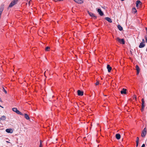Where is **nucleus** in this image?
Returning a JSON list of instances; mask_svg holds the SVG:
<instances>
[{
  "mask_svg": "<svg viewBox=\"0 0 147 147\" xmlns=\"http://www.w3.org/2000/svg\"><path fill=\"white\" fill-rule=\"evenodd\" d=\"M3 91L5 92V94H7V91L5 90V89L3 87Z\"/></svg>",
  "mask_w": 147,
  "mask_h": 147,
  "instance_id": "b1692460",
  "label": "nucleus"
},
{
  "mask_svg": "<svg viewBox=\"0 0 147 147\" xmlns=\"http://www.w3.org/2000/svg\"><path fill=\"white\" fill-rule=\"evenodd\" d=\"M6 131L8 133H12L13 132V130L11 129H6Z\"/></svg>",
  "mask_w": 147,
  "mask_h": 147,
  "instance_id": "9d476101",
  "label": "nucleus"
},
{
  "mask_svg": "<svg viewBox=\"0 0 147 147\" xmlns=\"http://www.w3.org/2000/svg\"><path fill=\"white\" fill-rule=\"evenodd\" d=\"M74 1L78 4H81L83 3V0H74Z\"/></svg>",
  "mask_w": 147,
  "mask_h": 147,
  "instance_id": "0eeeda50",
  "label": "nucleus"
},
{
  "mask_svg": "<svg viewBox=\"0 0 147 147\" xmlns=\"http://www.w3.org/2000/svg\"><path fill=\"white\" fill-rule=\"evenodd\" d=\"M145 107V106H144L143 107V106H142V108L141 109V111L142 112H143L144 110V108Z\"/></svg>",
  "mask_w": 147,
  "mask_h": 147,
  "instance_id": "5701e85b",
  "label": "nucleus"
},
{
  "mask_svg": "<svg viewBox=\"0 0 147 147\" xmlns=\"http://www.w3.org/2000/svg\"><path fill=\"white\" fill-rule=\"evenodd\" d=\"M88 12L90 16L94 17V18L95 19H96L97 16H95L94 15L93 13L91 12H89V11H88Z\"/></svg>",
  "mask_w": 147,
  "mask_h": 147,
  "instance_id": "6e6552de",
  "label": "nucleus"
},
{
  "mask_svg": "<svg viewBox=\"0 0 147 147\" xmlns=\"http://www.w3.org/2000/svg\"><path fill=\"white\" fill-rule=\"evenodd\" d=\"M116 138L117 139H119L120 138L121 136L119 134H117L116 135Z\"/></svg>",
  "mask_w": 147,
  "mask_h": 147,
  "instance_id": "a211bd4d",
  "label": "nucleus"
},
{
  "mask_svg": "<svg viewBox=\"0 0 147 147\" xmlns=\"http://www.w3.org/2000/svg\"><path fill=\"white\" fill-rule=\"evenodd\" d=\"M146 134V128H144L142 130L141 134V136L142 137H144Z\"/></svg>",
  "mask_w": 147,
  "mask_h": 147,
  "instance_id": "20e7f679",
  "label": "nucleus"
},
{
  "mask_svg": "<svg viewBox=\"0 0 147 147\" xmlns=\"http://www.w3.org/2000/svg\"><path fill=\"white\" fill-rule=\"evenodd\" d=\"M20 147H21V146H20Z\"/></svg>",
  "mask_w": 147,
  "mask_h": 147,
  "instance_id": "e433bc0d",
  "label": "nucleus"
},
{
  "mask_svg": "<svg viewBox=\"0 0 147 147\" xmlns=\"http://www.w3.org/2000/svg\"><path fill=\"white\" fill-rule=\"evenodd\" d=\"M42 143H40L39 147H42Z\"/></svg>",
  "mask_w": 147,
  "mask_h": 147,
  "instance_id": "c85d7f7f",
  "label": "nucleus"
},
{
  "mask_svg": "<svg viewBox=\"0 0 147 147\" xmlns=\"http://www.w3.org/2000/svg\"><path fill=\"white\" fill-rule=\"evenodd\" d=\"M126 89L123 88L122 90L121 91V94H126Z\"/></svg>",
  "mask_w": 147,
  "mask_h": 147,
  "instance_id": "1a4fd4ad",
  "label": "nucleus"
},
{
  "mask_svg": "<svg viewBox=\"0 0 147 147\" xmlns=\"http://www.w3.org/2000/svg\"><path fill=\"white\" fill-rule=\"evenodd\" d=\"M105 19L110 23H111L112 22L111 19L109 17H106Z\"/></svg>",
  "mask_w": 147,
  "mask_h": 147,
  "instance_id": "9b49d317",
  "label": "nucleus"
},
{
  "mask_svg": "<svg viewBox=\"0 0 147 147\" xmlns=\"http://www.w3.org/2000/svg\"><path fill=\"white\" fill-rule=\"evenodd\" d=\"M142 106H143V107L144 106H145L144 105V98H142Z\"/></svg>",
  "mask_w": 147,
  "mask_h": 147,
  "instance_id": "aec40b11",
  "label": "nucleus"
},
{
  "mask_svg": "<svg viewBox=\"0 0 147 147\" xmlns=\"http://www.w3.org/2000/svg\"><path fill=\"white\" fill-rule=\"evenodd\" d=\"M116 40L119 42L120 44H124L125 43V41L123 39H120L118 37L116 38Z\"/></svg>",
  "mask_w": 147,
  "mask_h": 147,
  "instance_id": "7ed1b4c3",
  "label": "nucleus"
},
{
  "mask_svg": "<svg viewBox=\"0 0 147 147\" xmlns=\"http://www.w3.org/2000/svg\"><path fill=\"white\" fill-rule=\"evenodd\" d=\"M6 119V117L5 116L3 115L1 116L0 118V121L1 120L3 121Z\"/></svg>",
  "mask_w": 147,
  "mask_h": 147,
  "instance_id": "dca6fc26",
  "label": "nucleus"
},
{
  "mask_svg": "<svg viewBox=\"0 0 147 147\" xmlns=\"http://www.w3.org/2000/svg\"><path fill=\"white\" fill-rule=\"evenodd\" d=\"M142 42H143V43H144V42H145V41H144V39H143L142 40Z\"/></svg>",
  "mask_w": 147,
  "mask_h": 147,
  "instance_id": "7c9ffc66",
  "label": "nucleus"
},
{
  "mask_svg": "<svg viewBox=\"0 0 147 147\" xmlns=\"http://www.w3.org/2000/svg\"><path fill=\"white\" fill-rule=\"evenodd\" d=\"M0 107H2V108H3V107H2V106H1V105H0Z\"/></svg>",
  "mask_w": 147,
  "mask_h": 147,
  "instance_id": "f704fd0d",
  "label": "nucleus"
},
{
  "mask_svg": "<svg viewBox=\"0 0 147 147\" xmlns=\"http://www.w3.org/2000/svg\"><path fill=\"white\" fill-rule=\"evenodd\" d=\"M142 4V3L140 1H137L136 2V7H138L139 4Z\"/></svg>",
  "mask_w": 147,
  "mask_h": 147,
  "instance_id": "2eb2a0df",
  "label": "nucleus"
},
{
  "mask_svg": "<svg viewBox=\"0 0 147 147\" xmlns=\"http://www.w3.org/2000/svg\"><path fill=\"white\" fill-rule=\"evenodd\" d=\"M12 111L16 113L17 114L19 115H23V114L21 112L19 111L18 110L17 108H13L12 109Z\"/></svg>",
  "mask_w": 147,
  "mask_h": 147,
  "instance_id": "f257e3e1",
  "label": "nucleus"
},
{
  "mask_svg": "<svg viewBox=\"0 0 147 147\" xmlns=\"http://www.w3.org/2000/svg\"><path fill=\"white\" fill-rule=\"evenodd\" d=\"M136 142V147H137L138 146V142H138V141L137 142Z\"/></svg>",
  "mask_w": 147,
  "mask_h": 147,
  "instance_id": "cd10ccee",
  "label": "nucleus"
},
{
  "mask_svg": "<svg viewBox=\"0 0 147 147\" xmlns=\"http://www.w3.org/2000/svg\"><path fill=\"white\" fill-rule=\"evenodd\" d=\"M132 11L134 13H135L137 12V11L135 8L134 7L133 8Z\"/></svg>",
  "mask_w": 147,
  "mask_h": 147,
  "instance_id": "412c9836",
  "label": "nucleus"
},
{
  "mask_svg": "<svg viewBox=\"0 0 147 147\" xmlns=\"http://www.w3.org/2000/svg\"><path fill=\"white\" fill-rule=\"evenodd\" d=\"M117 27L119 30L120 31H121L123 30L122 27L120 25H118L117 26Z\"/></svg>",
  "mask_w": 147,
  "mask_h": 147,
  "instance_id": "6ab92c4d",
  "label": "nucleus"
},
{
  "mask_svg": "<svg viewBox=\"0 0 147 147\" xmlns=\"http://www.w3.org/2000/svg\"><path fill=\"white\" fill-rule=\"evenodd\" d=\"M99 84V82L98 81H97L95 83V84L96 85H98Z\"/></svg>",
  "mask_w": 147,
  "mask_h": 147,
  "instance_id": "bb28decb",
  "label": "nucleus"
},
{
  "mask_svg": "<svg viewBox=\"0 0 147 147\" xmlns=\"http://www.w3.org/2000/svg\"><path fill=\"white\" fill-rule=\"evenodd\" d=\"M145 29H146V32L147 33V28L146 27Z\"/></svg>",
  "mask_w": 147,
  "mask_h": 147,
  "instance_id": "2f4dec72",
  "label": "nucleus"
},
{
  "mask_svg": "<svg viewBox=\"0 0 147 147\" xmlns=\"http://www.w3.org/2000/svg\"><path fill=\"white\" fill-rule=\"evenodd\" d=\"M107 68L109 72H110L112 69V67L110 66L109 65H107Z\"/></svg>",
  "mask_w": 147,
  "mask_h": 147,
  "instance_id": "ddd939ff",
  "label": "nucleus"
},
{
  "mask_svg": "<svg viewBox=\"0 0 147 147\" xmlns=\"http://www.w3.org/2000/svg\"><path fill=\"white\" fill-rule=\"evenodd\" d=\"M145 45L143 43V42H141L140 43V45L139 46V47L140 48H142L144 47Z\"/></svg>",
  "mask_w": 147,
  "mask_h": 147,
  "instance_id": "f8f14e48",
  "label": "nucleus"
},
{
  "mask_svg": "<svg viewBox=\"0 0 147 147\" xmlns=\"http://www.w3.org/2000/svg\"><path fill=\"white\" fill-rule=\"evenodd\" d=\"M146 51H147V48H146Z\"/></svg>",
  "mask_w": 147,
  "mask_h": 147,
  "instance_id": "c9c22d12",
  "label": "nucleus"
},
{
  "mask_svg": "<svg viewBox=\"0 0 147 147\" xmlns=\"http://www.w3.org/2000/svg\"><path fill=\"white\" fill-rule=\"evenodd\" d=\"M18 1V0H13L10 3V4L9 5V7H12L17 3Z\"/></svg>",
  "mask_w": 147,
  "mask_h": 147,
  "instance_id": "f03ea898",
  "label": "nucleus"
},
{
  "mask_svg": "<svg viewBox=\"0 0 147 147\" xmlns=\"http://www.w3.org/2000/svg\"><path fill=\"white\" fill-rule=\"evenodd\" d=\"M139 138L138 137H137V139L136 140V142H137V141H138V142H139Z\"/></svg>",
  "mask_w": 147,
  "mask_h": 147,
  "instance_id": "a878e982",
  "label": "nucleus"
},
{
  "mask_svg": "<svg viewBox=\"0 0 147 147\" xmlns=\"http://www.w3.org/2000/svg\"><path fill=\"white\" fill-rule=\"evenodd\" d=\"M97 12L101 16H103L104 15V13L103 12L101 11V9H98L97 10Z\"/></svg>",
  "mask_w": 147,
  "mask_h": 147,
  "instance_id": "39448f33",
  "label": "nucleus"
},
{
  "mask_svg": "<svg viewBox=\"0 0 147 147\" xmlns=\"http://www.w3.org/2000/svg\"><path fill=\"white\" fill-rule=\"evenodd\" d=\"M50 49V48L49 47H47L45 49V50L46 51H49Z\"/></svg>",
  "mask_w": 147,
  "mask_h": 147,
  "instance_id": "4be33fe9",
  "label": "nucleus"
},
{
  "mask_svg": "<svg viewBox=\"0 0 147 147\" xmlns=\"http://www.w3.org/2000/svg\"><path fill=\"white\" fill-rule=\"evenodd\" d=\"M24 116L25 118L27 120H29L30 119V118L27 114L25 113L24 114Z\"/></svg>",
  "mask_w": 147,
  "mask_h": 147,
  "instance_id": "f3484780",
  "label": "nucleus"
},
{
  "mask_svg": "<svg viewBox=\"0 0 147 147\" xmlns=\"http://www.w3.org/2000/svg\"><path fill=\"white\" fill-rule=\"evenodd\" d=\"M6 142H7V143H10V142H9L8 141H6Z\"/></svg>",
  "mask_w": 147,
  "mask_h": 147,
  "instance_id": "72a5a7b5",
  "label": "nucleus"
},
{
  "mask_svg": "<svg viewBox=\"0 0 147 147\" xmlns=\"http://www.w3.org/2000/svg\"><path fill=\"white\" fill-rule=\"evenodd\" d=\"M42 143V141L41 140H40V143Z\"/></svg>",
  "mask_w": 147,
  "mask_h": 147,
  "instance_id": "473e14b6",
  "label": "nucleus"
},
{
  "mask_svg": "<svg viewBox=\"0 0 147 147\" xmlns=\"http://www.w3.org/2000/svg\"><path fill=\"white\" fill-rule=\"evenodd\" d=\"M145 38L146 39V42H147V35H146L145 36Z\"/></svg>",
  "mask_w": 147,
  "mask_h": 147,
  "instance_id": "393cba45",
  "label": "nucleus"
},
{
  "mask_svg": "<svg viewBox=\"0 0 147 147\" xmlns=\"http://www.w3.org/2000/svg\"><path fill=\"white\" fill-rule=\"evenodd\" d=\"M145 145L144 144H143L142 145L141 147H145Z\"/></svg>",
  "mask_w": 147,
  "mask_h": 147,
  "instance_id": "c756f323",
  "label": "nucleus"
},
{
  "mask_svg": "<svg viewBox=\"0 0 147 147\" xmlns=\"http://www.w3.org/2000/svg\"><path fill=\"white\" fill-rule=\"evenodd\" d=\"M77 92L78 95L81 96L83 95L84 94V92L83 91L78 90Z\"/></svg>",
  "mask_w": 147,
  "mask_h": 147,
  "instance_id": "423d86ee",
  "label": "nucleus"
},
{
  "mask_svg": "<svg viewBox=\"0 0 147 147\" xmlns=\"http://www.w3.org/2000/svg\"><path fill=\"white\" fill-rule=\"evenodd\" d=\"M136 69L137 71V74H138L140 72V69L139 66L137 65L136 66Z\"/></svg>",
  "mask_w": 147,
  "mask_h": 147,
  "instance_id": "4468645a",
  "label": "nucleus"
}]
</instances>
